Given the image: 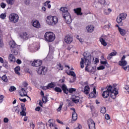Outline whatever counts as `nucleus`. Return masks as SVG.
<instances>
[{
  "mask_svg": "<svg viewBox=\"0 0 129 129\" xmlns=\"http://www.w3.org/2000/svg\"><path fill=\"white\" fill-rule=\"evenodd\" d=\"M107 123H108V124H109V125H110V124H111V123H112V121H111V120L108 119L106 120Z\"/></svg>",
  "mask_w": 129,
  "mask_h": 129,
  "instance_id": "nucleus-54",
  "label": "nucleus"
},
{
  "mask_svg": "<svg viewBox=\"0 0 129 129\" xmlns=\"http://www.w3.org/2000/svg\"><path fill=\"white\" fill-rule=\"evenodd\" d=\"M81 68H84V58H81L80 62Z\"/></svg>",
  "mask_w": 129,
  "mask_h": 129,
  "instance_id": "nucleus-35",
  "label": "nucleus"
},
{
  "mask_svg": "<svg viewBox=\"0 0 129 129\" xmlns=\"http://www.w3.org/2000/svg\"><path fill=\"white\" fill-rule=\"evenodd\" d=\"M22 111H26V107H25V104L21 103Z\"/></svg>",
  "mask_w": 129,
  "mask_h": 129,
  "instance_id": "nucleus-38",
  "label": "nucleus"
},
{
  "mask_svg": "<svg viewBox=\"0 0 129 129\" xmlns=\"http://www.w3.org/2000/svg\"><path fill=\"white\" fill-rule=\"evenodd\" d=\"M2 79L3 80V81H4V82H8V78L7 77V76L4 75L2 77Z\"/></svg>",
  "mask_w": 129,
  "mask_h": 129,
  "instance_id": "nucleus-37",
  "label": "nucleus"
},
{
  "mask_svg": "<svg viewBox=\"0 0 129 129\" xmlns=\"http://www.w3.org/2000/svg\"><path fill=\"white\" fill-rule=\"evenodd\" d=\"M72 110H73L72 114V118L73 120H77V113H76L75 108H72Z\"/></svg>",
  "mask_w": 129,
  "mask_h": 129,
  "instance_id": "nucleus-17",
  "label": "nucleus"
},
{
  "mask_svg": "<svg viewBox=\"0 0 129 129\" xmlns=\"http://www.w3.org/2000/svg\"><path fill=\"white\" fill-rule=\"evenodd\" d=\"M60 11L62 13V17L64 19L67 24L70 25L72 23V19L71 15L68 11V8L67 7H61L60 8Z\"/></svg>",
  "mask_w": 129,
  "mask_h": 129,
  "instance_id": "nucleus-2",
  "label": "nucleus"
},
{
  "mask_svg": "<svg viewBox=\"0 0 129 129\" xmlns=\"http://www.w3.org/2000/svg\"><path fill=\"white\" fill-rule=\"evenodd\" d=\"M126 64H127V62L125 60H120L119 61V65H120V66H125Z\"/></svg>",
  "mask_w": 129,
  "mask_h": 129,
  "instance_id": "nucleus-25",
  "label": "nucleus"
},
{
  "mask_svg": "<svg viewBox=\"0 0 129 129\" xmlns=\"http://www.w3.org/2000/svg\"><path fill=\"white\" fill-rule=\"evenodd\" d=\"M119 16L123 19L124 20L126 18V14L125 13H121Z\"/></svg>",
  "mask_w": 129,
  "mask_h": 129,
  "instance_id": "nucleus-33",
  "label": "nucleus"
},
{
  "mask_svg": "<svg viewBox=\"0 0 129 129\" xmlns=\"http://www.w3.org/2000/svg\"><path fill=\"white\" fill-rule=\"evenodd\" d=\"M62 106H63V102H61L60 103L59 107L57 109V111H60V110H61V108H62Z\"/></svg>",
  "mask_w": 129,
  "mask_h": 129,
  "instance_id": "nucleus-43",
  "label": "nucleus"
},
{
  "mask_svg": "<svg viewBox=\"0 0 129 129\" xmlns=\"http://www.w3.org/2000/svg\"><path fill=\"white\" fill-rule=\"evenodd\" d=\"M0 47L1 48H2V47H4V43L2 42V41H0Z\"/></svg>",
  "mask_w": 129,
  "mask_h": 129,
  "instance_id": "nucleus-61",
  "label": "nucleus"
},
{
  "mask_svg": "<svg viewBox=\"0 0 129 129\" xmlns=\"http://www.w3.org/2000/svg\"><path fill=\"white\" fill-rule=\"evenodd\" d=\"M42 11H43V12H46V8L44 7H42L41 8Z\"/></svg>",
  "mask_w": 129,
  "mask_h": 129,
  "instance_id": "nucleus-64",
  "label": "nucleus"
},
{
  "mask_svg": "<svg viewBox=\"0 0 129 129\" xmlns=\"http://www.w3.org/2000/svg\"><path fill=\"white\" fill-rule=\"evenodd\" d=\"M85 57V64L86 66L85 68V71H87V72H90V73H92V74H94L95 72H96V67H92L90 66L91 64V57L87 56Z\"/></svg>",
  "mask_w": 129,
  "mask_h": 129,
  "instance_id": "nucleus-1",
  "label": "nucleus"
},
{
  "mask_svg": "<svg viewBox=\"0 0 129 129\" xmlns=\"http://www.w3.org/2000/svg\"><path fill=\"white\" fill-rule=\"evenodd\" d=\"M97 94L96 93V89L95 87L93 88V92H92L89 94V97L90 98H94V97H96V96L95 95Z\"/></svg>",
  "mask_w": 129,
  "mask_h": 129,
  "instance_id": "nucleus-13",
  "label": "nucleus"
},
{
  "mask_svg": "<svg viewBox=\"0 0 129 129\" xmlns=\"http://www.w3.org/2000/svg\"><path fill=\"white\" fill-rule=\"evenodd\" d=\"M4 96L3 95H1L0 96V103L3 102V100H4Z\"/></svg>",
  "mask_w": 129,
  "mask_h": 129,
  "instance_id": "nucleus-52",
  "label": "nucleus"
},
{
  "mask_svg": "<svg viewBox=\"0 0 129 129\" xmlns=\"http://www.w3.org/2000/svg\"><path fill=\"white\" fill-rule=\"evenodd\" d=\"M54 90H55V91H56V92H59V93L62 92V89L59 87H56L54 88Z\"/></svg>",
  "mask_w": 129,
  "mask_h": 129,
  "instance_id": "nucleus-36",
  "label": "nucleus"
},
{
  "mask_svg": "<svg viewBox=\"0 0 129 129\" xmlns=\"http://www.w3.org/2000/svg\"><path fill=\"white\" fill-rule=\"evenodd\" d=\"M10 49L12 54L16 55L19 54V50H20V45H18L14 41H11L9 42Z\"/></svg>",
  "mask_w": 129,
  "mask_h": 129,
  "instance_id": "nucleus-3",
  "label": "nucleus"
},
{
  "mask_svg": "<svg viewBox=\"0 0 129 129\" xmlns=\"http://www.w3.org/2000/svg\"><path fill=\"white\" fill-rule=\"evenodd\" d=\"M57 67L58 70H63V68L62 65H61V63H59L58 64H57Z\"/></svg>",
  "mask_w": 129,
  "mask_h": 129,
  "instance_id": "nucleus-40",
  "label": "nucleus"
},
{
  "mask_svg": "<svg viewBox=\"0 0 129 129\" xmlns=\"http://www.w3.org/2000/svg\"><path fill=\"white\" fill-rule=\"evenodd\" d=\"M46 22L50 26H54L58 23V18L56 16H47Z\"/></svg>",
  "mask_w": 129,
  "mask_h": 129,
  "instance_id": "nucleus-4",
  "label": "nucleus"
},
{
  "mask_svg": "<svg viewBox=\"0 0 129 129\" xmlns=\"http://www.w3.org/2000/svg\"><path fill=\"white\" fill-rule=\"evenodd\" d=\"M90 89V88H89V86H86L85 87V89H84V94H89V90Z\"/></svg>",
  "mask_w": 129,
  "mask_h": 129,
  "instance_id": "nucleus-23",
  "label": "nucleus"
},
{
  "mask_svg": "<svg viewBox=\"0 0 129 129\" xmlns=\"http://www.w3.org/2000/svg\"><path fill=\"white\" fill-rule=\"evenodd\" d=\"M64 81H65V79H63L59 80V82H60L61 83H63Z\"/></svg>",
  "mask_w": 129,
  "mask_h": 129,
  "instance_id": "nucleus-62",
  "label": "nucleus"
},
{
  "mask_svg": "<svg viewBox=\"0 0 129 129\" xmlns=\"http://www.w3.org/2000/svg\"><path fill=\"white\" fill-rule=\"evenodd\" d=\"M94 27L92 25H89L86 27L88 33H92L93 32Z\"/></svg>",
  "mask_w": 129,
  "mask_h": 129,
  "instance_id": "nucleus-18",
  "label": "nucleus"
},
{
  "mask_svg": "<svg viewBox=\"0 0 129 129\" xmlns=\"http://www.w3.org/2000/svg\"><path fill=\"white\" fill-rule=\"evenodd\" d=\"M44 38L47 42H53L55 40V34L51 32H48L45 33Z\"/></svg>",
  "mask_w": 129,
  "mask_h": 129,
  "instance_id": "nucleus-5",
  "label": "nucleus"
},
{
  "mask_svg": "<svg viewBox=\"0 0 129 129\" xmlns=\"http://www.w3.org/2000/svg\"><path fill=\"white\" fill-rule=\"evenodd\" d=\"M105 118L106 119L108 120V119H110V116H109V115L108 114H106L105 115Z\"/></svg>",
  "mask_w": 129,
  "mask_h": 129,
  "instance_id": "nucleus-49",
  "label": "nucleus"
},
{
  "mask_svg": "<svg viewBox=\"0 0 129 129\" xmlns=\"http://www.w3.org/2000/svg\"><path fill=\"white\" fill-rule=\"evenodd\" d=\"M110 96L113 99H115L116 98V95L118 94V91H117V89L115 88V86L113 85V89H111V91H110Z\"/></svg>",
  "mask_w": 129,
  "mask_h": 129,
  "instance_id": "nucleus-6",
  "label": "nucleus"
},
{
  "mask_svg": "<svg viewBox=\"0 0 129 129\" xmlns=\"http://www.w3.org/2000/svg\"><path fill=\"white\" fill-rule=\"evenodd\" d=\"M122 20L123 19L119 15V17H117L116 19L117 23H118V24H120V25H122V23L121 22H122Z\"/></svg>",
  "mask_w": 129,
  "mask_h": 129,
  "instance_id": "nucleus-29",
  "label": "nucleus"
},
{
  "mask_svg": "<svg viewBox=\"0 0 129 129\" xmlns=\"http://www.w3.org/2000/svg\"><path fill=\"white\" fill-rule=\"evenodd\" d=\"M105 67L104 66H101L97 68V70H103Z\"/></svg>",
  "mask_w": 129,
  "mask_h": 129,
  "instance_id": "nucleus-46",
  "label": "nucleus"
},
{
  "mask_svg": "<svg viewBox=\"0 0 129 129\" xmlns=\"http://www.w3.org/2000/svg\"><path fill=\"white\" fill-rule=\"evenodd\" d=\"M19 94L20 96H27V92H26V90L24 89V88H22L21 90L19 91Z\"/></svg>",
  "mask_w": 129,
  "mask_h": 129,
  "instance_id": "nucleus-16",
  "label": "nucleus"
},
{
  "mask_svg": "<svg viewBox=\"0 0 129 129\" xmlns=\"http://www.w3.org/2000/svg\"><path fill=\"white\" fill-rule=\"evenodd\" d=\"M33 26L34 28H36V29H39L40 28V22L38 20H36L33 22Z\"/></svg>",
  "mask_w": 129,
  "mask_h": 129,
  "instance_id": "nucleus-19",
  "label": "nucleus"
},
{
  "mask_svg": "<svg viewBox=\"0 0 129 129\" xmlns=\"http://www.w3.org/2000/svg\"><path fill=\"white\" fill-rule=\"evenodd\" d=\"M6 17H7V15H6V14H2L0 15V18L2 19V20H5V19H6Z\"/></svg>",
  "mask_w": 129,
  "mask_h": 129,
  "instance_id": "nucleus-41",
  "label": "nucleus"
},
{
  "mask_svg": "<svg viewBox=\"0 0 129 129\" xmlns=\"http://www.w3.org/2000/svg\"><path fill=\"white\" fill-rule=\"evenodd\" d=\"M41 65H42V61L39 60L34 61L32 63V66H34V67H39V66H41Z\"/></svg>",
  "mask_w": 129,
  "mask_h": 129,
  "instance_id": "nucleus-12",
  "label": "nucleus"
},
{
  "mask_svg": "<svg viewBox=\"0 0 129 129\" xmlns=\"http://www.w3.org/2000/svg\"><path fill=\"white\" fill-rule=\"evenodd\" d=\"M37 73L39 75H45L47 73V69L45 67H40L37 70Z\"/></svg>",
  "mask_w": 129,
  "mask_h": 129,
  "instance_id": "nucleus-9",
  "label": "nucleus"
},
{
  "mask_svg": "<svg viewBox=\"0 0 129 129\" xmlns=\"http://www.w3.org/2000/svg\"><path fill=\"white\" fill-rule=\"evenodd\" d=\"M104 14L106 16H107L108 15H109V12H108V10H107V9H104Z\"/></svg>",
  "mask_w": 129,
  "mask_h": 129,
  "instance_id": "nucleus-47",
  "label": "nucleus"
},
{
  "mask_svg": "<svg viewBox=\"0 0 129 129\" xmlns=\"http://www.w3.org/2000/svg\"><path fill=\"white\" fill-rule=\"evenodd\" d=\"M40 109H41V107H37L35 108V110L36 111H40Z\"/></svg>",
  "mask_w": 129,
  "mask_h": 129,
  "instance_id": "nucleus-60",
  "label": "nucleus"
},
{
  "mask_svg": "<svg viewBox=\"0 0 129 129\" xmlns=\"http://www.w3.org/2000/svg\"><path fill=\"white\" fill-rule=\"evenodd\" d=\"M99 3L101 4V5H105V0H100Z\"/></svg>",
  "mask_w": 129,
  "mask_h": 129,
  "instance_id": "nucleus-51",
  "label": "nucleus"
},
{
  "mask_svg": "<svg viewBox=\"0 0 129 129\" xmlns=\"http://www.w3.org/2000/svg\"><path fill=\"white\" fill-rule=\"evenodd\" d=\"M9 59L10 62H16V57L14 56V55H13L12 54H10L9 55Z\"/></svg>",
  "mask_w": 129,
  "mask_h": 129,
  "instance_id": "nucleus-20",
  "label": "nucleus"
},
{
  "mask_svg": "<svg viewBox=\"0 0 129 129\" xmlns=\"http://www.w3.org/2000/svg\"><path fill=\"white\" fill-rule=\"evenodd\" d=\"M80 99V98L79 97H75L72 99V101L75 102V103H78V102H79Z\"/></svg>",
  "mask_w": 129,
  "mask_h": 129,
  "instance_id": "nucleus-27",
  "label": "nucleus"
},
{
  "mask_svg": "<svg viewBox=\"0 0 129 129\" xmlns=\"http://www.w3.org/2000/svg\"><path fill=\"white\" fill-rule=\"evenodd\" d=\"M16 62L17 64H22V61L19 59L16 60Z\"/></svg>",
  "mask_w": 129,
  "mask_h": 129,
  "instance_id": "nucleus-58",
  "label": "nucleus"
},
{
  "mask_svg": "<svg viewBox=\"0 0 129 129\" xmlns=\"http://www.w3.org/2000/svg\"><path fill=\"white\" fill-rule=\"evenodd\" d=\"M55 87V85L53 83H49L46 86L47 89H49V88H54Z\"/></svg>",
  "mask_w": 129,
  "mask_h": 129,
  "instance_id": "nucleus-28",
  "label": "nucleus"
},
{
  "mask_svg": "<svg viewBox=\"0 0 129 129\" xmlns=\"http://www.w3.org/2000/svg\"><path fill=\"white\" fill-rule=\"evenodd\" d=\"M19 100H20V101H22V102H26L27 101V99L26 98H24V99L19 98Z\"/></svg>",
  "mask_w": 129,
  "mask_h": 129,
  "instance_id": "nucleus-55",
  "label": "nucleus"
},
{
  "mask_svg": "<svg viewBox=\"0 0 129 129\" xmlns=\"http://www.w3.org/2000/svg\"><path fill=\"white\" fill-rule=\"evenodd\" d=\"M6 2L8 5L13 6L15 4V0H6Z\"/></svg>",
  "mask_w": 129,
  "mask_h": 129,
  "instance_id": "nucleus-32",
  "label": "nucleus"
},
{
  "mask_svg": "<svg viewBox=\"0 0 129 129\" xmlns=\"http://www.w3.org/2000/svg\"><path fill=\"white\" fill-rule=\"evenodd\" d=\"M75 91H76V89L71 88V89H70L69 92H70V93H72L73 92H74Z\"/></svg>",
  "mask_w": 129,
  "mask_h": 129,
  "instance_id": "nucleus-45",
  "label": "nucleus"
},
{
  "mask_svg": "<svg viewBox=\"0 0 129 129\" xmlns=\"http://www.w3.org/2000/svg\"><path fill=\"white\" fill-rule=\"evenodd\" d=\"M56 121H57V122H58V123H60L61 124H63V122H62L61 121L59 120V119H56Z\"/></svg>",
  "mask_w": 129,
  "mask_h": 129,
  "instance_id": "nucleus-59",
  "label": "nucleus"
},
{
  "mask_svg": "<svg viewBox=\"0 0 129 129\" xmlns=\"http://www.w3.org/2000/svg\"><path fill=\"white\" fill-rule=\"evenodd\" d=\"M4 122H6V123L9 122V118H8L7 117L5 118L4 119Z\"/></svg>",
  "mask_w": 129,
  "mask_h": 129,
  "instance_id": "nucleus-57",
  "label": "nucleus"
},
{
  "mask_svg": "<svg viewBox=\"0 0 129 129\" xmlns=\"http://www.w3.org/2000/svg\"><path fill=\"white\" fill-rule=\"evenodd\" d=\"M119 32L122 36H124L125 35V30L124 29H122L120 28H118Z\"/></svg>",
  "mask_w": 129,
  "mask_h": 129,
  "instance_id": "nucleus-26",
  "label": "nucleus"
},
{
  "mask_svg": "<svg viewBox=\"0 0 129 129\" xmlns=\"http://www.w3.org/2000/svg\"><path fill=\"white\" fill-rule=\"evenodd\" d=\"M20 71H21V68H20V67H16L15 68V72L18 75H21V74L20 73Z\"/></svg>",
  "mask_w": 129,
  "mask_h": 129,
  "instance_id": "nucleus-24",
  "label": "nucleus"
},
{
  "mask_svg": "<svg viewBox=\"0 0 129 129\" xmlns=\"http://www.w3.org/2000/svg\"><path fill=\"white\" fill-rule=\"evenodd\" d=\"M117 52L116 51H113L112 52H111L107 56V59L108 60H110L111 58H112V56H115L116 55Z\"/></svg>",
  "mask_w": 129,
  "mask_h": 129,
  "instance_id": "nucleus-22",
  "label": "nucleus"
},
{
  "mask_svg": "<svg viewBox=\"0 0 129 129\" xmlns=\"http://www.w3.org/2000/svg\"><path fill=\"white\" fill-rule=\"evenodd\" d=\"M100 42H101V43L102 44V45H103V46H105L107 45V43H106V42H105V40H104L103 38L100 39Z\"/></svg>",
  "mask_w": 129,
  "mask_h": 129,
  "instance_id": "nucleus-31",
  "label": "nucleus"
},
{
  "mask_svg": "<svg viewBox=\"0 0 129 129\" xmlns=\"http://www.w3.org/2000/svg\"><path fill=\"white\" fill-rule=\"evenodd\" d=\"M75 14H77L78 16H82L83 13L81 12V8H78L76 9H74Z\"/></svg>",
  "mask_w": 129,
  "mask_h": 129,
  "instance_id": "nucleus-15",
  "label": "nucleus"
},
{
  "mask_svg": "<svg viewBox=\"0 0 129 129\" xmlns=\"http://www.w3.org/2000/svg\"><path fill=\"white\" fill-rule=\"evenodd\" d=\"M20 37L21 38H22V39H23L24 40H28V37H29V36L28 35V34H27V33L24 32L20 35Z\"/></svg>",
  "mask_w": 129,
  "mask_h": 129,
  "instance_id": "nucleus-21",
  "label": "nucleus"
},
{
  "mask_svg": "<svg viewBox=\"0 0 129 129\" xmlns=\"http://www.w3.org/2000/svg\"><path fill=\"white\" fill-rule=\"evenodd\" d=\"M20 115H22V116H26L27 115V113H26V111H22L20 112Z\"/></svg>",
  "mask_w": 129,
  "mask_h": 129,
  "instance_id": "nucleus-42",
  "label": "nucleus"
},
{
  "mask_svg": "<svg viewBox=\"0 0 129 129\" xmlns=\"http://www.w3.org/2000/svg\"><path fill=\"white\" fill-rule=\"evenodd\" d=\"M9 20L13 23H18L19 22V15L12 13L9 16Z\"/></svg>",
  "mask_w": 129,
  "mask_h": 129,
  "instance_id": "nucleus-8",
  "label": "nucleus"
},
{
  "mask_svg": "<svg viewBox=\"0 0 129 129\" xmlns=\"http://www.w3.org/2000/svg\"><path fill=\"white\" fill-rule=\"evenodd\" d=\"M30 126H31L32 128H35V124H34V123L30 124Z\"/></svg>",
  "mask_w": 129,
  "mask_h": 129,
  "instance_id": "nucleus-63",
  "label": "nucleus"
},
{
  "mask_svg": "<svg viewBox=\"0 0 129 129\" xmlns=\"http://www.w3.org/2000/svg\"><path fill=\"white\" fill-rule=\"evenodd\" d=\"M50 3H51V2H50V1H46L45 3H44V6L45 7H47V6H48V5H49V4H50Z\"/></svg>",
  "mask_w": 129,
  "mask_h": 129,
  "instance_id": "nucleus-53",
  "label": "nucleus"
},
{
  "mask_svg": "<svg viewBox=\"0 0 129 129\" xmlns=\"http://www.w3.org/2000/svg\"><path fill=\"white\" fill-rule=\"evenodd\" d=\"M113 88L111 86H107V90L105 91L102 94V96L103 98H107L108 96H109V94H110V91H111V89H113Z\"/></svg>",
  "mask_w": 129,
  "mask_h": 129,
  "instance_id": "nucleus-7",
  "label": "nucleus"
},
{
  "mask_svg": "<svg viewBox=\"0 0 129 129\" xmlns=\"http://www.w3.org/2000/svg\"><path fill=\"white\" fill-rule=\"evenodd\" d=\"M88 125L89 129H95V122L92 119L88 120Z\"/></svg>",
  "mask_w": 129,
  "mask_h": 129,
  "instance_id": "nucleus-10",
  "label": "nucleus"
},
{
  "mask_svg": "<svg viewBox=\"0 0 129 129\" xmlns=\"http://www.w3.org/2000/svg\"><path fill=\"white\" fill-rule=\"evenodd\" d=\"M6 6H7V4H5L4 3H2L1 4V8H2V9H5Z\"/></svg>",
  "mask_w": 129,
  "mask_h": 129,
  "instance_id": "nucleus-48",
  "label": "nucleus"
},
{
  "mask_svg": "<svg viewBox=\"0 0 129 129\" xmlns=\"http://www.w3.org/2000/svg\"><path fill=\"white\" fill-rule=\"evenodd\" d=\"M68 75H71V76H73V77H74L75 79H76V74L73 71H71L69 72V73H67Z\"/></svg>",
  "mask_w": 129,
  "mask_h": 129,
  "instance_id": "nucleus-30",
  "label": "nucleus"
},
{
  "mask_svg": "<svg viewBox=\"0 0 129 129\" xmlns=\"http://www.w3.org/2000/svg\"><path fill=\"white\" fill-rule=\"evenodd\" d=\"M17 89V88H16V87H15L14 86H11L10 87V88L9 89V91L11 92H13V91H16Z\"/></svg>",
  "mask_w": 129,
  "mask_h": 129,
  "instance_id": "nucleus-39",
  "label": "nucleus"
},
{
  "mask_svg": "<svg viewBox=\"0 0 129 129\" xmlns=\"http://www.w3.org/2000/svg\"><path fill=\"white\" fill-rule=\"evenodd\" d=\"M100 111L101 113H102L103 114H104V113L106 112V108L105 107H101Z\"/></svg>",
  "mask_w": 129,
  "mask_h": 129,
  "instance_id": "nucleus-34",
  "label": "nucleus"
},
{
  "mask_svg": "<svg viewBox=\"0 0 129 129\" xmlns=\"http://www.w3.org/2000/svg\"><path fill=\"white\" fill-rule=\"evenodd\" d=\"M42 101L43 103H46L47 101V97L43 96L42 97Z\"/></svg>",
  "mask_w": 129,
  "mask_h": 129,
  "instance_id": "nucleus-44",
  "label": "nucleus"
},
{
  "mask_svg": "<svg viewBox=\"0 0 129 129\" xmlns=\"http://www.w3.org/2000/svg\"><path fill=\"white\" fill-rule=\"evenodd\" d=\"M61 89L63 91V93H66V94H68L69 93V90L67 89V86L65 84H63L61 86Z\"/></svg>",
  "mask_w": 129,
  "mask_h": 129,
  "instance_id": "nucleus-14",
  "label": "nucleus"
},
{
  "mask_svg": "<svg viewBox=\"0 0 129 129\" xmlns=\"http://www.w3.org/2000/svg\"><path fill=\"white\" fill-rule=\"evenodd\" d=\"M73 41V38L72 37V36L68 35L65 37L64 42H66L67 44H71Z\"/></svg>",
  "mask_w": 129,
  "mask_h": 129,
  "instance_id": "nucleus-11",
  "label": "nucleus"
},
{
  "mask_svg": "<svg viewBox=\"0 0 129 129\" xmlns=\"http://www.w3.org/2000/svg\"><path fill=\"white\" fill-rule=\"evenodd\" d=\"M24 3L25 4V5H26V6H29L30 3V0H25Z\"/></svg>",
  "mask_w": 129,
  "mask_h": 129,
  "instance_id": "nucleus-50",
  "label": "nucleus"
},
{
  "mask_svg": "<svg viewBox=\"0 0 129 129\" xmlns=\"http://www.w3.org/2000/svg\"><path fill=\"white\" fill-rule=\"evenodd\" d=\"M101 64H102L103 65H105V64H107V61H101Z\"/></svg>",
  "mask_w": 129,
  "mask_h": 129,
  "instance_id": "nucleus-56",
  "label": "nucleus"
}]
</instances>
